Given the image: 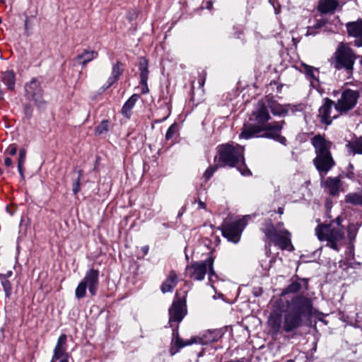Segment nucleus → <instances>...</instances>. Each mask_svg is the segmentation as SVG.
I'll return each mask as SVG.
<instances>
[{
    "label": "nucleus",
    "mask_w": 362,
    "mask_h": 362,
    "mask_svg": "<svg viewBox=\"0 0 362 362\" xmlns=\"http://www.w3.org/2000/svg\"><path fill=\"white\" fill-rule=\"evenodd\" d=\"M82 282L86 285L89 293L95 296L99 286V272L96 269H89L82 280Z\"/></svg>",
    "instance_id": "14"
},
{
    "label": "nucleus",
    "mask_w": 362,
    "mask_h": 362,
    "mask_svg": "<svg viewBox=\"0 0 362 362\" xmlns=\"http://www.w3.org/2000/svg\"><path fill=\"white\" fill-rule=\"evenodd\" d=\"M211 284H213L214 282H210ZM211 287H214V285L213 284H211Z\"/></svg>",
    "instance_id": "58"
},
{
    "label": "nucleus",
    "mask_w": 362,
    "mask_h": 362,
    "mask_svg": "<svg viewBox=\"0 0 362 362\" xmlns=\"http://www.w3.org/2000/svg\"><path fill=\"white\" fill-rule=\"evenodd\" d=\"M325 190L332 195L335 196L338 194L339 189L341 187V182L339 177H329L326 179L323 184Z\"/></svg>",
    "instance_id": "18"
},
{
    "label": "nucleus",
    "mask_w": 362,
    "mask_h": 362,
    "mask_svg": "<svg viewBox=\"0 0 362 362\" xmlns=\"http://www.w3.org/2000/svg\"><path fill=\"white\" fill-rule=\"evenodd\" d=\"M361 62V65H362V57H361V62Z\"/></svg>",
    "instance_id": "61"
},
{
    "label": "nucleus",
    "mask_w": 362,
    "mask_h": 362,
    "mask_svg": "<svg viewBox=\"0 0 362 362\" xmlns=\"http://www.w3.org/2000/svg\"><path fill=\"white\" fill-rule=\"evenodd\" d=\"M204 81H205V79L204 78L203 80H202V81L199 82V86L200 87H203L204 86Z\"/></svg>",
    "instance_id": "51"
},
{
    "label": "nucleus",
    "mask_w": 362,
    "mask_h": 362,
    "mask_svg": "<svg viewBox=\"0 0 362 362\" xmlns=\"http://www.w3.org/2000/svg\"><path fill=\"white\" fill-rule=\"evenodd\" d=\"M262 100L265 103L267 108H269L274 115L284 116L288 113L287 108L277 103L272 97L267 95Z\"/></svg>",
    "instance_id": "16"
},
{
    "label": "nucleus",
    "mask_w": 362,
    "mask_h": 362,
    "mask_svg": "<svg viewBox=\"0 0 362 362\" xmlns=\"http://www.w3.org/2000/svg\"><path fill=\"white\" fill-rule=\"evenodd\" d=\"M304 71L308 79L310 81V86L318 90L320 83L318 79V70L311 66L303 64Z\"/></svg>",
    "instance_id": "21"
},
{
    "label": "nucleus",
    "mask_w": 362,
    "mask_h": 362,
    "mask_svg": "<svg viewBox=\"0 0 362 362\" xmlns=\"http://www.w3.org/2000/svg\"><path fill=\"white\" fill-rule=\"evenodd\" d=\"M243 151L244 148L240 145H223L218 148L219 161L223 163V166H235L244 176L250 175L251 172L244 163Z\"/></svg>",
    "instance_id": "5"
},
{
    "label": "nucleus",
    "mask_w": 362,
    "mask_h": 362,
    "mask_svg": "<svg viewBox=\"0 0 362 362\" xmlns=\"http://www.w3.org/2000/svg\"><path fill=\"white\" fill-rule=\"evenodd\" d=\"M122 72V69L121 68V64L119 62H117L112 67V76L108 79L109 86L112 85L116 81L118 80Z\"/></svg>",
    "instance_id": "31"
},
{
    "label": "nucleus",
    "mask_w": 362,
    "mask_h": 362,
    "mask_svg": "<svg viewBox=\"0 0 362 362\" xmlns=\"http://www.w3.org/2000/svg\"><path fill=\"white\" fill-rule=\"evenodd\" d=\"M176 128H177V125L175 123L173 124L167 130V132L165 134V139L167 140H170V139H172L173 137V136L176 133Z\"/></svg>",
    "instance_id": "39"
},
{
    "label": "nucleus",
    "mask_w": 362,
    "mask_h": 362,
    "mask_svg": "<svg viewBox=\"0 0 362 362\" xmlns=\"http://www.w3.org/2000/svg\"><path fill=\"white\" fill-rule=\"evenodd\" d=\"M301 287H302V286H301V284L300 282H298V281L292 282L290 285L288 286V287L286 288L285 291H284L282 293V294H286V293H296V292H298V291H300Z\"/></svg>",
    "instance_id": "37"
},
{
    "label": "nucleus",
    "mask_w": 362,
    "mask_h": 362,
    "mask_svg": "<svg viewBox=\"0 0 362 362\" xmlns=\"http://www.w3.org/2000/svg\"><path fill=\"white\" fill-rule=\"evenodd\" d=\"M187 291H177L175 299L169 309V322H180L187 313L186 310Z\"/></svg>",
    "instance_id": "11"
},
{
    "label": "nucleus",
    "mask_w": 362,
    "mask_h": 362,
    "mask_svg": "<svg viewBox=\"0 0 362 362\" xmlns=\"http://www.w3.org/2000/svg\"><path fill=\"white\" fill-rule=\"evenodd\" d=\"M139 95L137 94L132 95L122 108V114L127 118H129L132 115V110L134 107L136 101L139 100Z\"/></svg>",
    "instance_id": "23"
},
{
    "label": "nucleus",
    "mask_w": 362,
    "mask_h": 362,
    "mask_svg": "<svg viewBox=\"0 0 362 362\" xmlns=\"http://www.w3.org/2000/svg\"><path fill=\"white\" fill-rule=\"evenodd\" d=\"M302 281H303V283H304V284H305V287L307 288V286H308V283H307V281H305L304 279H303V280H302Z\"/></svg>",
    "instance_id": "53"
},
{
    "label": "nucleus",
    "mask_w": 362,
    "mask_h": 362,
    "mask_svg": "<svg viewBox=\"0 0 362 362\" xmlns=\"http://www.w3.org/2000/svg\"><path fill=\"white\" fill-rule=\"evenodd\" d=\"M264 233L274 244L281 250H292L291 233L286 229L277 230L272 223L264 230Z\"/></svg>",
    "instance_id": "7"
},
{
    "label": "nucleus",
    "mask_w": 362,
    "mask_h": 362,
    "mask_svg": "<svg viewBox=\"0 0 362 362\" xmlns=\"http://www.w3.org/2000/svg\"><path fill=\"white\" fill-rule=\"evenodd\" d=\"M212 6H213V3H212V1H207V3H206V8H207V9H209V10L211 9Z\"/></svg>",
    "instance_id": "49"
},
{
    "label": "nucleus",
    "mask_w": 362,
    "mask_h": 362,
    "mask_svg": "<svg viewBox=\"0 0 362 362\" xmlns=\"http://www.w3.org/2000/svg\"><path fill=\"white\" fill-rule=\"evenodd\" d=\"M359 95L358 90L345 89L342 91L340 98L334 104L335 111L340 115L347 113L356 106Z\"/></svg>",
    "instance_id": "10"
},
{
    "label": "nucleus",
    "mask_w": 362,
    "mask_h": 362,
    "mask_svg": "<svg viewBox=\"0 0 362 362\" xmlns=\"http://www.w3.org/2000/svg\"><path fill=\"white\" fill-rule=\"evenodd\" d=\"M346 28L349 35L356 39L355 45H362V19L347 23Z\"/></svg>",
    "instance_id": "15"
},
{
    "label": "nucleus",
    "mask_w": 362,
    "mask_h": 362,
    "mask_svg": "<svg viewBox=\"0 0 362 362\" xmlns=\"http://www.w3.org/2000/svg\"><path fill=\"white\" fill-rule=\"evenodd\" d=\"M25 26L27 27V21L25 23Z\"/></svg>",
    "instance_id": "56"
},
{
    "label": "nucleus",
    "mask_w": 362,
    "mask_h": 362,
    "mask_svg": "<svg viewBox=\"0 0 362 362\" xmlns=\"http://www.w3.org/2000/svg\"><path fill=\"white\" fill-rule=\"evenodd\" d=\"M315 230L318 240L325 241L327 247L335 251L340 250L344 240V231L339 217L329 224H318Z\"/></svg>",
    "instance_id": "3"
},
{
    "label": "nucleus",
    "mask_w": 362,
    "mask_h": 362,
    "mask_svg": "<svg viewBox=\"0 0 362 362\" xmlns=\"http://www.w3.org/2000/svg\"><path fill=\"white\" fill-rule=\"evenodd\" d=\"M311 300L303 296H294L288 303L287 312L284 315L283 328L286 332H290L299 327L303 317L312 313Z\"/></svg>",
    "instance_id": "2"
},
{
    "label": "nucleus",
    "mask_w": 362,
    "mask_h": 362,
    "mask_svg": "<svg viewBox=\"0 0 362 362\" xmlns=\"http://www.w3.org/2000/svg\"><path fill=\"white\" fill-rule=\"evenodd\" d=\"M311 144L316 154L313 163L323 177L335 165L330 152L332 144L320 134L313 136L311 139Z\"/></svg>",
    "instance_id": "4"
},
{
    "label": "nucleus",
    "mask_w": 362,
    "mask_h": 362,
    "mask_svg": "<svg viewBox=\"0 0 362 362\" xmlns=\"http://www.w3.org/2000/svg\"><path fill=\"white\" fill-rule=\"evenodd\" d=\"M139 68L140 71V78L144 83H146L148 78V61L144 57L139 59Z\"/></svg>",
    "instance_id": "28"
},
{
    "label": "nucleus",
    "mask_w": 362,
    "mask_h": 362,
    "mask_svg": "<svg viewBox=\"0 0 362 362\" xmlns=\"http://www.w3.org/2000/svg\"><path fill=\"white\" fill-rule=\"evenodd\" d=\"M270 119L265 103L262 100H259L250 117V120L255 123L245 124L239 136L240 138L249 139L254 136H262L286 144V138L280 134L284 121L267 123Z\"/></svg>",
    "instance_id": "1"
},
{
    "label": "nucleus",
    "mask_w": 362,
    "mask_h": 362,
    "mask_svg": "<svg viewBox=\"0 0 362 362\" xmlns=\"http://www.w3.org/2000/svg\"><path fill=\"white\" fill-rule=\"evenodd\" d=\"M211 284H213L214 282H210ZM211 287H214V285L213 284H211Z\"/></svg>",
    "instance_id": "59"
},
{
    "label": "nucleus",
    "mask_w": 362,
    "mask_h": 362,
    "mask_svg": "<svg viewBox=\"0 0 362 362\" xmlns=\"http://www.w3.org/2000/svg\"><path fill=\"white\" fill-rule=\"evenodd\" d=\"M268 326L274 334H277L281 327V314L280 312L274 310L269 319Z\"/></svg>",
    "instance_id": "19"
},
{
    "label": "nucleus",
    "mask_w": 362,
    "mask_h": 362,
    "mask_svg": "<svg viewBox=\"0 0 362 362\" xmlns=\"http://www.w3.org/2000/svg\"><path fill=\"white\" fill-rule=\"evenodd\" d=\"M109 130V122L107 119L103 120L95 128V133L100 135L107 132Z\"/></svg>",
    "instance_id": "36"
},
{
    "label": "nucleus",
    "mask_w": 362,
    "mask_h": 362,
    "mask_svg": "<svg viewBox=\"0 0 362 362\" xmlns=\"http://www.w3.org/2000/svg\"><path fill=\"white\" fill-rule=\"evenodd\" d=\"M86 285H85L82 281L78 284L76 290H75V296L77 299L83 298L86 295Z\"/></svg>",
    "instance_id": "34"
},
{
    "label": "nucleus",
    "mask_w": 362,
    "mask_h": 362,
    "mask_svg": "<svg viewBox=\"0 0 362 362\" xmlns=\"http://www.w3.org/2000/svg\"><path fill=\"white\" fill-rule=\"evenodd\" d=\"M67 337L66 334H62L59 337L57 344L54 349V355L51 360V362H54V358H62V356H69L66 344Z\"/></svg>",
    "instance_id": "17"
},
{
    "label": "nucleus",
    "mask_w": 362,
    "mask_h": 362,
    "mask_svg": "<svg viewBox=\"0 0 362 362\" xmlns=\"http://www.w3.org/2000/svg\"><path fill=\"white\" fill-rule=\"evenodd\" d=\"M0 281L3 286L6 297L9 298L11 296L12 290L11 282L8 281V279H6L4 276H2V274H0Z\"/></svg>",
    "instance_id": "33"
},
{
    "label": "nucleus",
    "mask_w": 362,
    "mask_h": 362,
    "mask_svg": "<svg viewBox=\"0 0 362 362\" xmlns=\"http://www.w3.org/2000/svg\"><path fill=\"white\" fill-rule=\"evenodd\" d=\"M69 356H62V358H54V361L59 360V362H69Z\"/></svg>",
    "instance_id": "45"
},
{
    "label": "nucleus",
    "mask_w": 362,
    "mask_h": 362,
    "mask_svg": "<svg viewBox=\"0 0 362 362\" xmlns=\"http://www.w3.org/2000/svg\"><path fill=\"white\" fill-rule=\"evenodd\" d=\"M141 84L142 85V93H148L149 90H148V86H147V81L146 82V83H144L141 81Z\"/></svg>",
    "instance_id": "42"
},
{
    "label": "nucleus",
    "mask_w": 362,
    "mask_h": 362,
    "mask_svg": "<svg viewBox=\"0 0 362 362\" xmlns=\"http://www.w3.org/2000/svg\"><path fill=\"white\" fill-rule=\"evenodd\" d=\"M0 1H2V2L4 1V0H0Z\"/></svg>",
    "instance_id": "62"
},
{
    "label": "nucleus",
    "mask_w": 362,
    "mask_h": 362,
    "mask_svg": "<svg viewBox=\"0 0 362 362\" xmlns=\"http://www.w3.org/2000/svg\"><path fill=\"white\" fill-rule=\"evenodd\" d=\"M141 250L144 255H146L148 252V246L145 245V246L142 247Z\"/></svg>",
    "instance_id": "48"
},
{
    "label": "nucleus",
    "mask_w": 362,
    "mask_h": 362,
    "mask_svg": "<svg viewBox=\"0 0 362 362\" xmlns=\"http://www.w3.org/2000/svg\"><path fill=\"white\" fill-rule=\"evenodd\" d=\"M25 97L33 100L37 106L40 107L44 104L40 83L36 78H33L25 84Z\"/></svg>",
    "instance_id": "13"
},
{
    "label": "nucleus",
    "mask_w": 362,
    "mask_h": 362,
    "mask_svg": "<svg viewBox=\"0 0 362 362\" xmlns=\"http://www.w3.org/2000/svg\"><path fill=\"white\" fill-rule=\"evenodd\" d=\"M198 204H199V207L200 209H205L206 208V204L204 202L199 200V202H198Z\"/></svg>",
    "instance_id": "47"
},
{
    "label": "nucleus",
    "mask_w": 362,
    "mask_h": 362,
    "mask_svg": "<svg viewBox=\"0 0 362 362\" xmlns=\"http://www.w3.org/2000/svg\"><path fill=\"white\" fill-rule=\"evenodd\" d=\"M335 103L329 98H325L322 105L319 108L318 117L320 122L326 125L331 124L334 119L341 115L339 112L333 110Z\"/></svg>",
    "instance_id": "12"
},
{
    "label": "nucleus",
    "mask_w": 362,
    "mask_h": 362,
    "mask_svg": "<svg viewBox=\"0 0 362 362\" xmlns=\"http://www.w3.org/2000/svg\"><path fill=\"white\" fill-rule=\"evenodd\" d=\"M356 56L349 47H339L334 54V67L344 68L349 74H352Z\"/></svg>",
    "instance_id": "8"
},
{
    "label": "nucleus",
    "mask_w": 362,
    "mask_h": 362,
    "mask_svg": "<svg viewBox=\"0 0 362 362\" xmlns=\"http://www.w3.org/2000/svg\"><path fill=\"white\" fill-rule=\"evenodd\" d=\"M233 362H245L243 359H239V360H237V361H234Z\"/></svg>",
    "instance_id": "54"
},
{
    "label": "nucleus",
    "mask_w": 362,
    "mask_h": 362,
    "mask_svg": "<svg viewBox=\"0 0 362 362\" xmlns=\"http://www.w3.org/2000/svg\"><path fill=\"white\" fill-rule=\"evenodd\" d=\"M308 32H310V35L313 34V33L310 31V29L308 30Z\"/></svg>",
    "instance_id": "57"
},
{
    "label": "nucleus",
    "mask_w": 362,
    "mask_h": 362,
    "mask_svg": "<svg viewBox=\"0 0 362 362\" xmlns=\"http://www.w3.org/2000/svg\"><path fill=\"white\" fill-rule=\"evenodd\" d=\"M185 272L188 277L194 281L204 280L206 274H208L209 282H214L218 279L214 269V258L212 257H209L204 261L192 263L186 267Z\"/></svg>",
    "instance_id": "6"
},
{
    "label": "nucleus",
    "mask_w": 362,
    "mask_h": 362,
    "mask_svg": "<svg viewBox=\"0 0 362 362\" xmlns=\"http://www.w3.org/2000/svg\"><path fill=\"white\" fill-rule=\"evenodd\" d=\"M1 80L8 89L13 90L15 87V74L13 71L7 70L2 73Z\"/></svg>",
    "instance_id": "27"
},
{
    "label": "nucleus",
    "mask_w": 362,
    "mask_h": 362,
    "mask_svg": "<svg viewBox=\"0 0 362 362\" xmlns=\"http://www.w3.org/2000/svg\"><path fill=\"white\" fill-rule=\"evenodd\" d=\"M358 227L357 225L351 223L349 224L347 229L348 238L351 243L356 238V236L358 233Z\"/></svg>",
    "instance_id": "35"
},
{
    "label": "nucleus",
    "mask_w": 362,
    "mask_h": 362,
    "mask_svg": "<svg viewBox=\"0 0 362 362\" xmlns=\"http://www.w3.org/2000/svg\"><path fill=\"white\" fill-rule=\"evenodd\" d=\"M187 341V340L186 341H183L182 339H180L178 336H177L173 340V342H172V346L170 349V354L171 356H173L175 355L176 353H177L179 351V350L182 348V347H185L187 345H184L185 344V343Z\"/></svg>",
    "instance_id": "30"
},
{
    "label": "nucleus",
    "mask_w": 362,
    "mask_h": 362,
    "mask_svg": "<svg viewBox=\"0 0 362 362\" xmlns=\"http://www.w3.org/2000/svg\"><path fill=\"white\" fill-rule=\"evenodd\" d=\"M4 164L7 167H11L12 166V160L8 158V157H6L5 159H4Z\"/></svg>",
    "instance_id": "43"
},
{
    "label": "nucleus",
    "mask_w": 362,
    "mask_h": 362,
    "mask_svg": "<svg viewBox=\"0 0 362 362\" xmlns=\"http://www.w3.org/2000/svg\"><path fill=\"white\" fill-rule=\"evenodd\" d=\"M338 6L337 0H320L318 10L322 13L333 12Z\"/></svg>",
    "instance_id": "24"
},
{
    "label": "nucleus",
    "mask_w": 362,
    "mask_h": 362,
    "mask_svg": "<svg viewBox=\"0 0 362 362\" xmlns=\"http://www.w3.org/2000/svg\"><path fill=\"white\" fill-rule=\"evenodd\" d=\"M26 151L24 148H21L19 151L18 159V170L22 178H24V164L26 160Z\"/></svg>",
    "instance_id": "32"
},
{
    "label": "nucleus",
    "mask_w": 362,
    "mask_h": 362,
    "mask_svg": "<svg viewBox=\"0 0 362 362\" xmlns=\"http://www.w3.org/2000/svg\"><path fill=\"white\" fill-rule=\"evenodd\" d=\"M278 213H279V214H281H281H283V213H284V209H283V208H281V207H279V208L278 209Z\"/></svg>",
    "instance_id": "50"
},
{
    "label": "nucleus",
    "mask_w": 362,
    "mask_h": 362,
    "mask_svg": "<svg viewBox=\"0 0 362 362\" xmlns=\"http://www.w3.org/2000/svg\"><path fill=\"white\" fill-rule=\"evenodd\" d=\"M82 176L81 171H78V176L73 184V192L76 194L80 191V180Z\"/></svg>",
    "instance_id": "40"
},
{
    "label": "nucleus",
    "mask_w": 362,
    "mask_h": 362,
    "mask_svg": "<svg viewBox=\"0 0 362 362\" xmlns=\"http://www.w3.org/2000/svg\"><path fill=\"white\" fill-rule=\"evenodd\" d=\"M177 284V276L174 271L170 272L166 279L163 282L160 289L165 293L171 292Z\"/></svg>",
    "instance_id": "22"
},
{
    "label": "nucleus",
    "mask_w": 362,
    "mask_h": 362,
    "mask_svg": "<svg viewBox=\"0 0 362 362\" xmlns=\"http://www.w3.org/2000/svg\"><path fill=\"white\" fill-rule=\"evenodd\" d=\"M217 340V334L214 332H209L202 337H194L187 340L185 345H192L193 344H207Z\"/></svg>",
    "instance_id": "20"
},
{
    "label": "nucleus",
    "mask_w": 362,
    "mask_h": 362,
    "mask_svg": "<svg viewBox=\"0 0 362 362\" xmlns=\"http://www.w3.org/2000/svg\"><path fill=\"white\" fill-rule=\"evenodd\" d=\"M325 21L324 20L318 21V22L314 25L315 28H320L325 25Z\"/></svg>",
    "instance_id": "44"
},
{
    "label": "nucleus",
    "mask_w": 362,
    "mask_h": 362,
    "mask_svg": "<svg viewBox=\"0 0 362 362\" xmlns=\"http://www.w3.org/2000/svg\"><path fill=\"white\" fill-rule=\"evenodd\" d=\"M3 173V170L0 168V175Z\"/></svg>",
    "instance_id": "55"
},
{
    "label": "nucleus",
    "mask_w": 362,
    "mask_h": 362,
    "mask_svg": "<svg viewBox=\"0 0 362 362\" xmlns=\"http://www.w3.org/2000/svg\"><path fill=\"white\" fill-rule=\"evenodd\" d=\"M249 219H250V216L247 215L232 223L223 224L221 227L222 235L227 238L228 241L237 243L240 240L242 231L247 225Z\"/></svg>",
    "instance_id": "9"
},
{
    "label": "nucleus",
    "mask_w": 362,
    "mask_h": 362,
    "mask_svg": "<svg viewBox=\"0 0 362 362\" xmlns=\"http://www.w3.org/2000/svg\"><path fill=\"white\" fill-rule=\"evenodd\" d=\"M283 225H284V223H278L277 227L280 229V228H281Z\"/></svg>",
    "instance_id": "52"
},
{
    "label": "nucleus",
    "mask_w": 362,
    "mask_h": 362,
    "mask_svg": "<svg viewBox=\"0 0 362 362\" xmlns=\"http://www.w3.org/2000/svg\"><path fill=\"white\" fill-rule=\"evenodd\" d=\"M98 53L90 48L84 49L83 52L78 55L79 62L86 64L93 59L96 58Z\"/></svg>",
    "instance_id": "26"
},
{
    "label": "nucleus",
    "mask_w": 362,
    "mask_h": 362,
    "mask_svg": "<svg viewBox=\"0 0 362 362\" xmlns=\"http://www.w3.org/2000/svg\"><path fill=\"white\" fill-rule=\"evenodd\" d=\"M345 202L352 205L362 206V191L349 193L345 196Z\"/></svg>",
    "instance_id": "29"
},
{
    "label": "nucleus",
    "mask_w": 362,
    "mask_h": 362,
    "mask_svg": "<svg viewBox=\"0 0 362 362\" xmlns=\"http://www.w3.org/2000/svg\"><path fill=\"white\" fill-rule=\"evenodd\" d=\"M217 169H218L217 165H212V166H210L209 168H207L204 174V177L205 180H209L211 177V176L214 175V173L216 171Z\"/></svg>",
    "instance_id": "38"
},
{
    "label": "nucleus",
    "mask_w": 362,
    "mask_h": 362,
    "mask_svg": "<svg viewBox=\"0 0 362 362\" xmlns=\"http://www.w3.org/2000/svg\"><path fill=\"white\" fill-rule=\"evenodd\" d=\"M13 275V272L11 270L8 271L6 274H2V276H4L6 279H8Z\"/></svg>",
    "instance_id": "46"
},
{
    "label": "nucleus",
    "mask_w": 362,
    "mask_h": 362,
    "mask_svg": "<svg viewBox=\"0 0 362 362\" xmlns=\"http://www.w3.org/2000/svg\"><path fill=\"white\" fill-rule=\"evenodd\" d=\"M6 153L10 156H14L17 153V147L15 144L10 145L5 151Z\"/></svg>",
    "instance_id": "41"
},
{
    "label": "nucleus",
    "mask_w": 362,
    "mask_h": 362,
    "mask_svg": "<svg viewBox=\"0 0 362 362\" xmlns=\"http://www.w3.org/2000/svg\"><path fill=\"white\" fill-rule=\"evenodd\" d=\"M346 148L350 153L354 155L362 154V137L356 138L349 141L346 144Z\"/></svg>",
    "instance_id": "25"
},
{
    "label": "nucleus",
    "mask_w": 362,
    "mask_h": 362,
    "mask_svg": "<svg viewBox=\"0 0 362 362\" xmlns=\"http://www.w3.org/2000/svg\"><path fill=\"white\" fill-rule=\"evenodd\" d=\"M1 95H2V93L0 92V98H1Z\"/></svg>",
    "instance_id": "60"
}]
</instances>
